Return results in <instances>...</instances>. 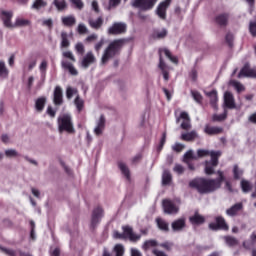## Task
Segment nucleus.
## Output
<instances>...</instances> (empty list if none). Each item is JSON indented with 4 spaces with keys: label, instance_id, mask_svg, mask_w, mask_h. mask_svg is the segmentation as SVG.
Segmentation results:
<instances>
[{
    "label": "nucleus",
    "instance_id": "obj_21",
    "mask_svg": "<svg viewBox=\"0 0 256 256\" xmlns=\"http://www.w3.org/2000/svg\"><path fill=\"white\" fill-rule=\"evenodd\" d=\"M54 103L55 105H61L63 103V90L59 86L54 90Z\"/></svg>",
    "mask_w": 256,
    "mask_h": 256
},
{
    "label": "nucleus",
    "instance_id": "obj_20",
    "mask_svg": "<svg viewBox=\"0 0 256 256\" xmlns=\"http://www.w3.org/2000/svg\"><path fill=\"white\" fill-rule=\"evenodd\" d=\"M184 227H185V219L183 218H179L173 221L171 224V228L174 232L183 231Z\"/></svg>",
    "mask_w": 256,
    "mask_h": 256
},
{
    "label": "nucleus",
    "instance_id": "obj_23",
    "mask_svg": "<svg viewBox=\"0 0 256 256\" xmlns=\"http://www.w3.org/2000/svg\"><path fill=\"white\" fill-rule=\"evenodd\" d=\"M241 209H243V204H241V203L235 204L230 209L226 210V215H228L229 217H233V216L237 215V213H239V211H241Z\"/></svg>",
    "mask_w": 256,
    "mask_h": 256
},
{
    "label": "nucleus",
    "instance_id": "obj_2",
    "mask_svg": "<svg viewBox=\"0 0 256 256\" xmlns=\"http://www.w3.org/2000/svg\"><path fill=\"white\" fill-rule=\"evenodd\" d=\"M217 179H203L198 178L192 180L190 182V187L197 189L199 193H213V191H217V189H221V185L223 181H225V176L223 175V171H218Z\"/></svg>",
    "mask_w": 256,
    "mask_h": 256
},
{
    "label": "nucleus",
    "instance_id": "obj_58",
    "mask_svg": "<svg viewBox=\"0 0 256 256\" xmlns=\"http://www.w3.org/2000/svg\"><path fill=\"white\" fill-rule=\"evenodd\" d=\"M173 151H176L177 153H181L185 149V145L181 143H176L175 145L172 146Z\"/></svg>",
    "mask_w": 256,
    "mask_h": 256
},
{
    "label": "nucleus",
    "instance_id": "obj_14",
    "mask_svg": "<svg viewBox=\"0 0 256 256\" xmlns=\"http://www.w3.org/2000/svg\"><path fill=\"white\" fill-rule=\"evenodd\" d=\"M97 62V58L95 57V54L93 52H87L86 55L83 57L81 61V67L83 69H88L90 65H93V63Z\"/></svg>",
    "mask_w": 256,
    "mask_h": 256
},
{
    "label": "nucleus",
    "instance_id": "obj_41",
    "mask_svg": "<svg viewBox=\"0 0 256 256\" xmlns=\"http://www.w3.org/2000/svg\"><path fill=\"white\" fill-rule=\"evenodd\" d=\"M171 173L169 171H164L162 175V184L163 185H171Z\"/></svg>",
    "mask_w": 256,
    "mask_h": 256
},
{
    "label": "nucleus",
    "instance_id": "obj_48",
    "mask_svg": "<svg viewBox=\"0 0 256 256\" xmlns=\"http://www.w3.org/2000/svg\"><path fill=\"white\" fill-rule=\"evenodd\" d=\"M114 253H116V256H123L125 253V248L121 244H117L114 247Z\"/></svg>",
    "mask_w": 256,
    "mask_h": 256
},
{
    "label": "nucleus",
    "instance_id": "obj_19",
    "mask_svg": "<svg viewBox=\"0 0 256 256\" xmlns=\"http://www.w3.org/2000/svg\"><path fill=\"white\" fill-rule=\"evenodd\" d=\"M101 217H103V209L102 208L94 209L92 213V220H91L92 227H95V225H97L101 221Z\"/></svg>",
    "mask_w": 256,
    "mask_h": 256
},
{
    "label": "nucleus",
    "instance_id": "obj_29",
    "mask_svg": "<svg viewBox=\"0 0 256 256\" xmlns=\"http://www.w3.org/2000/svg\"><path fill=\"white\" fill-rule=\"evenodd\" d=\"M63 69H67L70 73V75H77V69L75 68V66H73V64L67 62V61H62L61 63Z\"/></svg>",
    "mask_w": 256,
    "mask_h": 256
},
{
    "label": "nucleus",
    "instance_id": "obj_53",
    "mask_svg": "<svg viewBox=\"0 0 256 256\" xmlns=\"http://www.w3.org/2000/svg\"><path fill=\"white\" fill-rule=\"evenodd\" d=\"M61 37H62L61 47H69L70 43H69V40L67 39V33L62 32Z\"/></svg>",
    "mask_w": 256,
    "mask_h": 256
},
{
    "label": "nucleus",
    "instance_id": "obj_9",
    "mask_svg": "<svg viewBox=\"0 0 256 256\" xmlns=\"http://www.w3.org/2000/svg\"><path fill=\"white\" fill-rule=\"evenodd\" d=\"M105 123V115L102 114L98 118H96L95 127L93 131L97 137H101V135H103V131H105Z\"/></svg>",
    "mask_w": 256,
    "mask_h": 256
},
{
    "label": "nucleus",
    "instance_id": "obj_27",
    "mask_svg": "<svg viewBox=\"0 0 256 256\" xmlns=\"http://www.w3.org/2000/svg\"><path fill=\"white\" fill-rule=\"evenodd\" d=\"M61 21L66 27H73V25L77 23V20L74 18V16H64L61 18Z\"/></svg>",
    "mask_w": 256,
    "mask_h": 256
},
{
    "label": "nucleus",
    "instance_id": "obj_16",
    "mask_svg": "<svg viewBox=\"0 0 256 256\" xmlns=\"http://www.w3.org/2000/svg\"><path fill=\"white\" fill-rule=\"evenodd\" d=\"M209 228L212 229V231H217L218 229H223L224 231H227V229H229V226H227V223H225V219H223V217H217L216 224L211 223L209 225Z\"/></svg>",
    "mask_w": 256,
    "mask_h": 256
},
{
    "label": "nucleus",
    "instance_id": "obj_43",
    "mask_svg": "<svg viewBox=\"0 0 256 256\" xmlns=\"http://www.w3.org/2000/svg\"><path fill=\"white\" fill-rule=\"evenodd\" d=\"M256 243V234H252L250 236V241H244L243 246L245 249H251L252 245H255Z\"/></svg>",
    "mask_w": 256,
    "mask_h": 256
},
{
    "label": "nucleus",
    "instance_id": "obj_13",
    "mask_svg": "<svg viewBox=\"0 0 256 256\" xmlns=\"http://www.w3.org/2000/svg\"><path fill=\"white\" fill-rule=\"evenodd\" d=\"M0 19L3 21L4 26H6L8 29H13L14 23L11 22V19H13V12L2 10L0 12Z\"/></svg>",
    "mask_w": 256,
    "mask_h": 256
},
{
    "label": "nucleus",
    "instance_id": "obj_50",
    "mask_svg": "<svg viewBox=\"0 0 256 256\" xmlns=\"http://www.w3.org/2000/svg\"><path fill=\"white\" fill-rule=\"evenodd\" d=\"M77 95V89L72 88V87H68L66 89V97L67 99H72L73 96Z\"/></svg>",
    "mask_w": 256,
    "mask_h": 256
},
{
    "label": "nucleus",
    "instance_id": "obj_12",
    "mask_svg": "<svg viewBox=\"0 0 256 256\" xmlns=\"http://www.w3.org/2000/svg\"><path fill=\"white\" fill-rule=\"evenodd\" d=\"M122 229L124 239H129V241L133 242L139 241V239H141V234L133 232V228L131 226H124Z\"/></svg>",
    "mask_w": 256,
    "mask_h": 256
},
{
    "label": "nucleus",
    "instance_id": "obj_6",
    "mask_svg": "<svg viewBox=\"0 0 256 256\" xmlns=\"http://www.w3.org/2000/svg\"><path fill=\"white\" fill-rule=\"evenodd\" d=\"M159 0H132L131 5L138 11H151Z\"/></svg>",
    "mask_w": 256,
    "mask_h": 256
},
{
    "label": "nucleus",
    "instance_id": "obj_3",
    "mask_svg": "<svg viewBox=\"0 0 256 256\" xmlns=\"http://www.w3.org/2000/svg\"><path fill=\"white\" fill-rule=\"evenodd\" d=\"M163 56L167 57L171 63H174V65L179 64V58L177 56L171 55V51L167 48H161L159 50V64L158 67L163 75L164 81H169V71H171V67H169L166 63L165 60H163Z\"/></svg>",
    "mask_w": 256,
    "mask_h": 256
},
{
    "label": "nucleus",
    "instance_id": "obj_46",
    "mask_svg": "<svg viewBox=\"0 0 256 256\" xmlns=\"http://www.w3.org/2000/svg\"><path fill=\"white\" fill-rule=\"evenodd\" d=\"M47 67H48L47 60H42L40 65H39V71L42 74V77H45V75L47 73Z\"/></svg>",
    "mask_w": 256,
    "mask_h": 256
},
{
    "label": "nucleus",
    "instance_id": "obj_5",
    "mask_svg": "<svg viewBox=\"0 0 256 256\" xmlns=\"http://www.w3.org/2000/svg\"><path fill=\"white\" fill-rule=\"evenodd\" d=\"M58 131L59 133H75V126L73 125V119L69 114H63L58 117Z\"/></svg>",
    "mask_w": 256,
    "mask_h": 256
},
{
    "label": "nucleus",
    "instance_id": "obj_33",
    "mask_svg": "<svg viewBox=\"0 0 256 256\" xmlns=\"http://www.w3.org/2000/svg\"><path fill=\"white\" fill-rule=\"evenodd\" d=\"M9 77V70L5 65V62L0 61V79H7Z\"/></svg>",
    "mask_w": 256,
    "mask_h": 256
},
{
    "label": "nucleus",
    "instance_id": "obj_39",
    "mask_svg": "<svg viewBox=\"0 0 256 256\" xmlns=\"http://www.w3.org/2000/svg\"><path fill=\"white\" fill-rule=\"evenodd\" d=\"M229 85H231L232 87H234V89H236V91L238 93H241V91H245V86H243V84H241L240 82H237L235 80H231L229 82Z\"/></svg>",
    "mask_w": 256,
    "mask_h": 256
},
{
    "label": "nucleus",
    "instance_id": "obj_8",
    "mask_svg": "<svg viewBox=\"0 0 256 256\" xmlns=\"http://www.w3.org/2000/svg\"><path fill=\"white\" fill-rule=\"evenodd\" d=\"M163 208H164V213H167L168 215H175L179 213V204L171 200H164Z\"/></svg>",
    "mask_w": 256,
    "mask_h": 256
},
{
    "label": "nucleus",
    "instance_id": "obj_55",
    "mask_svg": "<svg viewBox=\"0 0 256 256\" xmlns=\"http://www.w3.org/2000/svg\"><path fill=\"white\" fill-rule=\"evenodd\" d=\"M63 57H65L66 59H70V61H73V63H75L77 60L75 59V55H73V52L71 51H65L63 52Z\"/></svg>",
    "mask_w": 256,
    "mask_h": 256
},
{
    "label": "nucleus",
    "instance_id": "obj_1",
    "mask_svg": "<svg viewBox=\"0 0 256 256\" xmlns=\"http://www.w3.org/2000/svg\"><path fill=\"white\" fill-rule=\"evenodd\" d=\"M210 155L211 161L205 162L206 175H213L215 173V167L219 165V158L221 157V151H209L205 149L197 150V155L193 154V150H189L184 154V162L188 163L199 159V157H208Z\"/></svg>",
    "mask_w": 256,
    "mask_h": 256
},
{
    "label": "nucleus",
    "instance_id": "obj_25",
    "mask_svg": "<svg viewBox=\"0 0 256 256\" xmlns=\"http://www.w3.org/2000/svg\"><path fill=\"white\" fill-rule=\"evenodd\" d=\"M199 136L196 131H191L187 133L181 134L182 141H193L194 139H197Z\"/></svg>",
    "mask_w": 256,
    "mask_h": 256
},
{
    "label": "nucleus",
    "instance_id": "obj_32",
    "mask_svg": "<svg viewBox=\"0 0 256 256\" xmlns=\"http://www.w3.org/2000/svg\"><path fill=\"white\" fill-rule=\"evenodd\" d=\"M159 244L156 242V240H146L143 245L142 249L144 251H149V249H153V247H157Z\"/></svg>",
    "mask_w": 256,
    "mask_h": 256
},
{
    "label": "nucleus",
    "instance_id": "obj_44",
    "mask_svg": "<svg viewBox=\"0 0 256 256\" xmlns=\"http://www.w3.org/2000/svg\"><path fill=\"white\" fill-rule=\"evenodd\" d=\"M241 188L242 191L244 193H249V191H251V189H253V186L251 185V183L247 180H242L241 181Z\"/></svg>",
    "mask_w": 256,
    "mask_h": 256
},
{
    "label": "nucleus",
    "instance_id": "obj_47",
    "mask_svg": "<svg viewBox=\"0 0 256 256\" xmlns=\"http://www.w3.org/2000/svg\"><path fill=\"white\" fill-rule=\"evenodd\" d=\"M74 105L76 106L77 111L79 112L83 111L84 102H83V99L79 98V96H77L76 99L74 100Z\"/></svg>",
    "mask_w": 256,
    "mask_h": 256
},
{
    "label": "nucleus",
    "instance_id": "obj_40",
    "mask_svg": "<svg viewBox=\"0 0 256 256\" xmlns=\"http://www.w3.org/2000/svg\"><path fill=\"white\" fill-rule=\"evenodd\" d=\"M232 171L234 179H241V177H243V169H241L239 165H234Z\"/></svg>",
    "mask_w": 256,
    "mask_h": 256
},
{
    "label": "nucleus",
    "instance_id": "obj_18",
    "mask_svg": "<svg viewBox=\"0 0 256 256\" xmlns=\"http://www.w3.org/2000/svg\"><path fill=\"white\" fill-rule=\"evenodd\" d=\"M224 105L228 109H235V98L231 92L224 93Z\"/></svg>",
    "mask_w": 256,
    "mask_h": 256
},
{
    "label": "nucleus",
    "instance_id": "obj_61",
    "mask_svg": "<svg viewBox=\"0 0 256 256\" xmlns=\"http://www.w3.org/2000/svg\"><path fill=\"white\" fill-rule=\"evenodd\" d=\"M71 3H73V5H75V7L77 9H81L83 7V1L81 0H70Z\"/></svg>",
    "mask_w": 256,
    "mask_h": 256
},
{
    "label": "nucleus",
    "instance_id": "obj_60",
    "mask_svg": "<svg viewBox=\"0 0 256 256\" xmlns=\"http://www.w3.org/2000/svg\"><path fill=\"white\" fill-rule=\"evenodd\" d=\"M250 33L253 37H256V22H250Z\"/></svg>",
    "mask_w": 256,
    "mask_h": 256
},
{
    "label": "nucleus",
    "instance_id": "obj_62",
    "mask_svg": "<svg viewBox=\"0 0 256 256\" xmlns=\"http://www.w3.org/2000/svg\"><path fill=\"white\" fill-rule=\"evenodd\" d=\"M174 171L175 173H178V175H181V173H183V171H185V168H183V166L176 164L174 167Z\"/></svg>",
    "mask_w": 256,
    "mask_h": 256
},
{
    "label": "nucleus",
    "instance_id": "obj_17",
    "mask_svg": "<svg viewBox=\"0 0 256 256\" xmlns=\"http://www.w3.org/2000/svg\"><path fill=\"white\" fill-rule=\"evenodd\" d=\"M243 77H256V70L245 65L238 74V79H243Z\"/></svg>",
    "mask_w": 256,
    "mask_h": 256
},
{
    "label": "nucleus",
    "instance_id": "obj_31",
    "mask_svg": "<svg viewBox=\"0 0 256 256\" xmlns=\"http://www.w3.org/2000/svg\"><path fill=\"white\" fill-rule=\"evenodd\" d=\"M208 97L210 98V103L214 109H217V91L213 90L207 93Z\"/></svg>",
    "mask_w": 256,
    "mask_h": 256
},
{
    "label": "nucleus",
    "instance_id": "obj_64",
    "mask_svg": "<svg viewBox=\"0 0 256 256\" xmlns=\"http://www.w3.org/2000/svg\"><path fill=\"white\" fill-rule=\"evenodd\" d=\"M152 253L155 256H167V254H165V252H163L161 250H157V249L152 250Z\"/></svg>",
    "mask_w": 256,
    "mask_h": 256
},
{
    "label": "nucleus",
    "instance_id": "obj_49",
    "mask_svg": "<svg viewBox=\"0 0 256 256\" xmlns=\"http://www.w3.org/2000/svg\"><path fill=\"white\" fill-rule=\"evenodd\" d=\"M41 25L43 27H47L48 29H52L53 27V19L51 18H46L41 20Z\"/></svg>",
    "mask_w": 256,
    "mask_h": 256
},
{
    "label": "nucleus",
    "instance_id": "obj_34",
    "mask_svg": "<svg viewBox=\"0 0 256 256\" xmlns=\"http://www.w3.org/2000/svg\"><path fill=\"white\" fill-rule=\"evenodd\" d=\"M156 223L160 231H169V224L165 220L157 218Z\"/></svg>",
    "mask_w": 256,
    "mask_h": 256
},
{
    "label": "nucleus",
    "instance_id": "obj_10",
    "mask_svg": "<svg viewBox=\"0 0 256 256\" xmlns=\"http://www.w3.org/2000/svg\"><path fill=\"white\" fill-rule=\"evenodd\" d=\"M171 1L173 0H164L157 6L156 13L160 19H167V9H169Z\"/></svg>",
    "mask_w": 256,
    "mask_h": 256
},
{
    "label": "nucleus",
    "instance_id": "obj_36",
    "mask_svg": "<svg viewBox=\"0 0 256 256\" xmlns=\"http://www.w3.org/2000/svg\"><path fill=\"white\" fill-rule=\"evenodd\" d=\"M224 241L229 247H235V245H239V240L231 236H225Z\"/></svg>",
    "mask_w": 256,
    "mask_h": 256
},
{
    "label": "nucleus",
    "instance_id": "obj_30",
    "mask_svg": "<svg viewBox=\"0 0 256 256\" xmlns=\"http://www.w3.org/2000/svg\"><path fill=\"white\" fill-rule=\"evenodd\" d=\"M44 7H47V1H45V0H34V2L32 4V9H35V11L44 9Z\"/></svg>",
    "mask_w": 256,
    "mask_h": 256
},
{
    "label": "nucleus",
    "instance_id": "obj_15",
    "mask_svg": "<svg viewBox=\"0 0 256 256\" xmlns=\"http://www.w3.org/2000/svg\"><path fill=\"white\" fill-rule=\"evenodd\" d=\"M181 119L183 120L181 123V129L189 131V129H191V118H189V114L187 112H181L180 117L176 119V122L179 123Z\"/></svg>",
    "mask_w": 256,
    "mask_h": 256
},
{
    "label": "nucleus",
    "instance_id": "obj_35",
    "mask_svg": "<svg viewBox=\"0 0 256 256\" xmlns=\"http://www.w3.org/2000/svg\"><path fill=\"white\" fill-rule=\"evenodd\" d=\"M53 5H55L58 11H64V9H67V2H65V0H54Z\"/></svg>",
    "mask_w": 256,
    "mask_h": 256
},
{
    "label": "nucleus",
    "instance_id": "obj_52",
    "mask_svg": "<svg viewBox=\"0 0 256 256\" xmlns=\"http://www.w3.org/2000/svg\"><path fill=\"white\" fill-rule=\"evenodd\" d=\"M212 119L213 121H225V119H227V111H224V113L220 115L214 114Z\"/></svg>",
    "mask_w": 256,
    "mask_h": 256
},
{
    "label": "nucleus",
    "instance_id": "obj_56",
    "mask_svg": "<svg viewBox=\"0 0 256 256\" xmlns=\"http://www.w3.org/2000/svg\"><path fill=\"white\" fill-rule=\"evenodd\" d=\"M6 157H17L19 153L15 149H7L5 150Z\"/></svg>",
    "mask_w": 256,
    "mask_h": 256
},
{
    "label": "nucleus",
    "instance_id": "obj_42",
    "mask_svg": "<svg viewBox=\"0 0 256 256\" xmlns=\"http://www.w3.org/2000/svg\"><path fill=\"white\" fill-rule=\"evenodd\" d=\"M167 37V29L162 28L154 33V39H165Z\"/></svg>",
    "mask_w": 256,
    "mask_h": 256
},
{
    "label": "nucleus",
    "instance_id": "obj_22",
    "mask_svg": "<svg viewBox=\"0 0 256 256\" xmlns=\"http://www.w3.org/2000/svg\"><path fill=\"white\" fill-rule=\"evenodd\" d=\"M204 132L207 135H219V133H223V128L206 125Z\"/></svg>",
    "mask_w": 256,
    "mask_h": 256
},
{
    "label": "nucleus",
    "instance_id": "obj_37",
    "mask_svg": "<svg viewBox=\"0 0 256 256\" xmlns=\"http://www.w3.org/2000/svg\"><path fill=\"white\" fill-rule=\"evenodd\" d=\"M45 102V98H38L35 103L36 111L41 113V111H43V109L45 108Z\"/></svg>",
    "mask_w": 256,
    "mask_h": 256
},
{
    "label": "nucleus",
    "instance_id": "obj_38",
    "mask_svg": "<svg viewBox=\"0 0 256 256\" xmlns=\"http://www.w3.org/2000/svg\"><path fill=\"white\" fill-rule=\"evenodd\" d=\"M227 21H229V15L227 14H221L216 17V23L218 25H227Z\"/></svg>",
    "mask_w": 256,
    "mask_h": 256
},
{
    "label": "nucleus",
    "instance_id": "obj_7",
    "mask_svg": "<svg viewBox=\"0 0 256 256\" xmlns=\"http://www.w3.org/2000/svg\"><path fill=\"white\" fill-rule=\"evenodd\" d=\"M127 32V24L124 22H115L107 30L108 35H123Z\"/></svg>",
    "mask_w": 256,
    "mask_h": 256
},
{
    "label": "nucleus",
    "instance_id": "obj_45",
    "mask_svg": "<svg viewBox=\"0 0 256 256\" xmlns=\"http://www.w3.org/2000/svg\"><path fill=\"white\" fill-rule=\"evenodd\" d=\"M119 169L123 173V175L126 176V179H130L131 175L129 172V168L125 163H119Z\"/></svg>",
    "mask_w": 256,
    "mask_h": 256
},
{
    "label": "nucleus",
    "instance_id": "obj_28",
    "mask_svg": "<svg viewBox=\"0 0 256 256\" xmlns=\"http://www.w3.org/2000/svg\"><path fill=\"white\" fill-rule=\"evenodd\" d=\"M29 25H31V21L24 18H16L13 29H15V27H27Z\"/></svg>",
    "mask_w": 256,
    "mask_h": 256
},
{
    "label": "nucleus",
    "instance_id": "obj_51",
    "mask_svg": "<svg viewBox=\"0 0 256 256\" xmlns=\"http://www.w3.org/2000/svg\"><path fill=\"white\" fill-rule=\"evenodd\" d=\"M75 51L79 55H83V53H85V45H83V43H81V42L76 43Z\"/></svg>",
    "mask_w": 256,
    "mask_h": 256
},
{
    "label": "nucleus",
    "instance_id": "obj_63",
    "mask_svg": "<svg viewBox=\"0 0 256 256\" xmlns=\"http://www.w3.org/2000/svg\"><path fill=\"white\" fill-rule=\"evenodd\" d=\"M131 256H143V254H141V251H139V249L132 248L131 249Z\"/></svg>",
    "mask_w": 256,
    "mask_h": 256
},
{
    "label": "nucleus",
    "instance_id": "obj_54",
    "mask_svg": "<svg viewBox=\"0 0 256 256\" xmlns=\"http://www.w3.org/2000/svg\"><path fill=\"white\" fill-rule=\"evenodd\" d=\"M103 45H105V39L102 38L99 42H97L94 46L96 53H99L101 49H103Z\"/></svg>",
    "mask_w": 256,
    "mask_h": 256
},
{
    "label": "nucleus",
    "instance_id": "obj_26",
    "mask_svg": "<svg viewBox=\"0 0 256 256\" xmlns=\"http://www.w3.org/2000/svg\"><path fill=\"white\" fill-rule=\"evenodd\" d=\"M190 223H192V225H201V223H205V217L201 216L199 213H195L190 217Z\"/></svg>",
    "mask_w": 256,
    "mask_h": 256
},
{
    "label": "nucleus",
    "instance_id": "obj_11",
    "mask_svg": "<svg viewBox=\"0 0 256 256\" xmlns=\"http://www.w3.org/2000/svg\"><path fill=\"white\" fill-rule=\"evenodd\" d=\"M122 229L124 239H129V241L133 242L139 241V239H141V234L133 232V228L131 226H124Z\"/></svg>",
    "mask_w": 256,
    "mask_h": 256
},
{
    "label": "nucleus",
    "instance_id": "obj_4",
    "mask_svg": "<svg viewBox=\"0 0 256 256\" xmlns=\"http://www.w3.org/2000/svg\"><path fill=\"white\" fill-rule=\"evenodd\" d=\"M125 45L124 39H116L108 45L107 48L104 49L102 57H101V65H106V63H109L113 57H117L119 55V52Z\"/></svg>",
    "mask_w": 256,
    "mask_h": 256
},
{
    "label": "nucleus",
    "instance_id": "obj_24",
    "mask_svg": "<svg viewBox=\"0 0 256 256\" xmlns=\"http://www.w3.org/2000/svg\"><path fill=\"white\" fill-rule=\"evenodd\" d=\"M88 23L90 27H92V29H101V27H103V18L98 17L96 20L93 18H90L88 20Z\"/></svg>",
    "mask_w": 256,
    "mask_h": 256
},
{
    "label": "nucleus",
    "instance_id": "obj_59",
    "mask_svg": "<svg viewBox=\"0 0 256 256\" xmlns=\"http://www.w3.org/2000/svg\"><path fill=\"white\" fill-rule=\"evenodd\" d=\"M77 31L78 33H80V35H85V33H88V29L87 26H85V24H79Z\"/></svg>",
    "mask_w": 256,
    "mask_h": 256
},
{
    "label": "nucleus",
    "instance_id": "obj_57",
    "mask_svg": "<svg viewBox=\"0 0 256 256\" xmlns=\"http://www.w3.org/2000/svg\"><path fill=\"white\" fill-rule=\"evenodd\" d=\"M2 143H5L6 145H9V143H13V140L11 139V136L9 134H3L1 136Z\"/></svg>",
    "mask_w": 256,
    "mask_h": 256
}]
</instances>
